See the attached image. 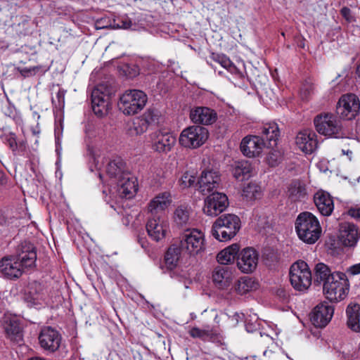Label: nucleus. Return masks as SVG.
<instances>
[{"mask_svg":"<svg viewBox=\"0 0 360 360\" xmlns=\"http://www.w3.org/2000/svg\"><path fill=\"white\" fill-rule=\"evenodd\" d=\"M15 256L4 257L0 260V272L8 279H16L25 269L34 266L37 259L36 248L32 243L25 240L18 245Z\"/></svg>","mask_w":360,"mask_h":360,"instance_id":"f257e3e1","label":"nucleus"},{"mask_svg":"<svg viewBox=\"0 0 360 360\" xmlns=\"http://www.w3.org/2000/svg\"><path fill=\"white\" fill-rule=\"evenodd\" d=\"M105 171L110 178V186L121 198H130L136 193V181L126 169L125 163L120 158L110 160Z\"/></svg>","mask_w":360,"mask_h":360,"instance_id":"f03ea898","label":"nucleus"},{"mask_svg":"<svg viewBox=\"0 0 360 360\" xmlns=\"http://www.w3.org/2000/svg\"><path fill=\"white\" fill-rule=\"evenodd\" d=\"M295 230L300 240L308 244L315 243L321 236L320 223L312 213H300L295 221Z\"/></svg>","mask_w":360,"mask_h":360,"instance_id":"7ed1b4c3","label":"nucleus"},{"mask_svg":"<svg viewBox=\"0 0 360 360\" xmlns=\"http://www.w3.org/2000/svg\"><path fill=\"white\" fill-rule=\"evenodd\" d=\"M240 228V220L235 214L221 215L214 223L212 236L219 241H228L233 238Z\"/></svg>","mask_w":360,"mask_h":360,"instance_id":"20e7f679","label":"nucleus"},{"mask_svg":"<svg viewBox=\"0 0 360 360\" xmlns=\"http://www.w3.org/2000/svg\"><path fill=\"white\" fill-rule=\"evenodd\" d=\"M349 281L345 273L335 271L329 281L324 283L323 292L328 300L331 302H339L345 298L349 291Z\"/></svg>","mask_w":360,"mask_h":360,"instance_id":"39448f33","label":"nucleus"},{"mask_svg":"<svg viewBox=\"0 0 360 360\" xmlns=\"http://www.w3.org/2000/svg\"><path fill=\"white\" fill-rule=\"evenodd\" d=\"M147 101V95L143 91L128 90L120 96L118 107L124 115H134L145 107Z\"/></svg>","mask_w":360,"mask_h":360,"instance_id":"423d86ee","label":"nucleus"},{"mask_svg":"<svg viewBox=\"0 0 360 360\" xmlns=\"http://www.w3.org/2000/svg\"><path fill=\"white\" fill-rule=\"evenodd\" d=\"M112 89L105 84L94 87L91 94V108L98 117L108 115L110 108Z\"/></svg>","mask_w":360,"mask_h":360,"instance_id":"0eeeda50","label":"nucleus"},{"mask_svg":"<svg viewBox=\"0 0 360 360\" xmlns=\"http://www.w3.org/2000/svg\"><path fill=\"white\" fill-rule=\"evenodd\" d=\"M316 131L322 135L328 137L343 138V131L340 121L330 113L317 115L314 120Z\"/></svg>","mask_w":360,"mask_h":360,"instance_id":"6e6552de","label":"nucleus"},{"mask_svg":"<svg viewBox=\"0 0 360 360\" xmlns=\"http://www.w3.org/2000/svg\"><path fill=\"white\" fill-rule=\"evenodd\" d=\"M179 244L182 252L190 256L197 255L205 249L204 234L195 229L186 230L180 237Z\"/></svg>","mask_w":360,"mask_h":360,"instance_id":"1a4fd4ad","label":"nucleus"},{"mask_svg":"<svg viewBox=\"0 0 360 360\" xmlns=\"http://www.w3.org/2000/svg\"><path fill=\"white\" fill-rule=\"evenodd\" d=\"M290 281L298 291H304L311 284V273L308 264L302 260L295 262L290 269Z\"/></svg>","mask_w":360,"mask_h":360,"instance_id":"9d476101","label":"nucleus"},{"mask_svg":"<svg viewBox=\"0 0 360 360\" xmlns=\"http://www.w3.org/2000/svg\"><path fill=\"white\" fill-rule=\"evenodd\" d=\"M208 138V131L200 126H191L182 131L179 143L184 147L196 148L202 146Z\"/></svg>","mask_w":360,"mask_h":360,"instance_id":"9b49d317","label":"nucleus"},{"mask_svg":"<svg viewBox=\"0 0 360 360\" xmlns=\"http://www.w3.org/2000/svg\"><path fill=\"white\" fill-rule=\"evenodd\" d=\"M360 102L359 98L352 94L341 96L336 108L337 114L345 120H352L359 113Z\"/></svg>","mask_w":360,"mask_h":360,"instance_id":"f8f14e48","label":"nucleus"},{"mask_svg":"<svg viewBox=\"0 0 360 360\" xmlns=\"http://www.w3.org/2000/svg\"><path fill=\"white\" fill-rule=\"evenodd\" d=\"M228 205V198L224 193L213 192L205 199L202 210L207 216L216 217L223 212Z\"/></svg>","mask_w":360,"mask_h":360,"instance_id":"ddd939ff","label":"nucleus"},{"mask_svg":"<svg viewBox=\"0 0 360 360\" xmlns=\"http://www.w3.org/2000/svg\"><path fill=\"white\" fill-rule=\"evenodd\" d=\"M338 239L344 247L354 248L360 239V231L358 226L350 222L340 223Z\"/></svg>","mask_w":360,"mask_h":360,"instance_id":"4468645a","label":"nucleus"},{"mask_svg":"<svg viewBox=\"0 0 360 360\" xmlns=\"http://www.w3.org/2000/svg\"><path fill=\"white\" fill-rule=\"evenodd\" d=\"M258 260V252L252 248H246L238 254L237 266L241 272L250 274L256 269Z\"/></svg>","mask_w":360,"mask_h":360,"instance_id":"2eb2a0df","label":"nucleus"},{"mask_svg":"<svg viewBox=\"0 0 360 360\" xmlns=\"http://www.w3.org/2000/svg\"><path fill=\"white\" fill-rule=\"evenodd\" d=\"M153 149L158 153H168L176 143V137L169 132L157 131L150 134Z\"/></svg>","mask_w":360,"mask_h":360,"instance_id":"dca6fc26","label":"nucleus"},{"mask_svg":"<svg viewBox=\"0 0 360 360\" xmlns=\"http://www.w3.org/2000/svg\"><path fill=\"white\" fill-rule=\"evenodd\" d=\"M333 314V307L327 302H322L314 308L310 320L316 327L323 328L330 321Z\"/></svg>","mask_w":360,"mask_h":360,"instance_id":"f3484780","label":"nucleus"},{"mask_svg":"<svg viewBox=\"0 0 360 360\" xmlns=\"http://www.w3.org/2000/svg\"><path fill=\"white\" fill-rule=\"evenodd\" d=\"M39 341L43 349L53 352L59 348L61 336L58 330L47 326L41 329L39 335Z\"/></svg>","mask_w":360,"mask_h":360,"instance_id":"a211bd4d","label":"nucleus"},{"mask_svg":"<svg viewBox=\"0 0 360 360\" xmlns=\"http://www.w3.org/2000/svg\"><path fill=\"white\" fill-rule=\"evenodd\" d=\"M221 182L220 176L218 172L210 169L202 172L198 181L199 191L203 195H207L214 190H217Z\"/></svg>","mask_w":360,"mask_h":360,"instance_id":"6ab92c4d","label":"nucleus"},{"mask_svg":"<svg viewBox=\"0 0 360 360\" xmlns=\"http://www.w3.org/2000/svg\"><path fill=\"white\" fill-rule=\"evenodd\" d=\"M168 228L167 221L160 215L152 217L146 224L148 234L155 241H160L165 237Z\"/></svg>","mask_w":360,"mask_h":360,"instance_id":"aec40b11","label":"nucleus"},{"mask_svg":"<svg viewBox=\"0 0 360 360\" xmlns=\"http://www.w3.org/2000/svg\"><path fill=\"white\" fill-rule=\"evenodd\" d=\"M266 147L259 136H247L243 139L240 143V150L247 157L252 158L258 156L264 147Z\"/></svg>","mask_w":360,"mask_h":360,"instance_id":"412c9836","label":"nucleus"},{"mask_svg":"<svg viewBox=\"0 0 360 360\" xmlns=\"http://www.w3.org/2000/svg\"><path fill=\"white\" fill-rule=\"evenodd\" d=\"M3 325L8 338L13 342L21 344L22 332L18 319L15 316H5Z\"/></svg>","mask_w":360,"mask_h":360,"instance_id":"4be33fe9","label":"nucleus"},{"mask_svg":"<svg viewBox=\"0 0 360 360\" xmlns=\"http://www.w3.org/2000/svg\"><path fill=\"white\" fill-rule=\"evenodd\" d=\"M316 134L310 130L299 132L295 139L298 148L306 153H313L318 146Z\"/></svg>","mask_w":360,"mask_h":360,"instance_id":"5701e85b","label":"nucleus"},{"mask_svg":"<svg viewBox=\"0 0 360 360\" xmlns=\"http://www.w3.org/2000/svg\"><path fill=\"white\" fill-rule=\"evenodd\" d=\"M172 202V196L169 192L165 191L156 195L150 200L148 209L152 217H157L163 214L164 211Z\"/></svg>","mask_w":360,"mask_h":360,"instance_id":"b1692460","label":"nucleus"},{"mask_svg":"<svg viewBox=\"0 0 360 360\" xmlns=\"http://www.w3.org/2000/svg\"><path fill=\"white\" fill-rule=\"evenodd\" d=\"M190 117L194 123L209 125L214 123L217 118L216 112L207 107H197L191 110Z\"/></svg>","mask_w":360,"mask_h":360,"instance_id":"393cba45","label":"nucleus"},{"mask_svg":"<svg viewBox=\"0 0 360 360\" xmlns=\"http://www.w3.org/2000/svg\"><path fill=\"white\" fill-rule=\"evenodd\" d=\"M214 285L219 289L228 288L232 281V271L227 266L219 265L216 266L212 275Z\"/></svg>","mask_w":360,"mask_h":360,"instance_id":"a878e982","label":"nucleus"},{"mask_svg":"<svg viewBox=\"0 0 360 360\" xmlns=\"http://www.w3.org/2000/svg\"><path fill=\"white\" fill-rule=\"evenodd\" d=\"M188 333L192 338H199L202 341H215L221 338V333L210 326H205L202 328L193 326L189 328Z\"/></svg>","mask_w":360,"mask_h":360,"instance_id":"bb28decb","label":"nucleus"},{"mask_svg":"<svg viewBox=\"0 0 360 360\" xmlns=\"http://www.w3.org/2000/svg\"><path fill=\"white\" fill-rule=\"evenodd\" d=\"M314 203L323 216H330L334 210L333 200L328 193L318 191L314 196Z\"/></svg>","mask_w":360,"mask_h":360,"instance_id":"cd10ccee","label":"nucleus"},{"mask_svg":"<svg viewBox=\"0 0 360 360\" xmlns=\"http://www.w3.org/2000/svg\"><path fill=\"white\" fill-rule=\"evenodd\" d=\"M262 136L260 137L266 143L267 148H274L277 145V141L280 135L278 124L275 122L264 124L262 127Z\"/></svg>","mask_w":360,"mask_h":360,"instance_id":"c85d7f7f","label":"nucleus"},{"mask_svg":"<svg viewBox=\"0 0 360 360\" xmlns=\"http://www.w3.org/2000/svg\"><path fill=\"white\" fill-rule=\"evenodd\" d=\"M347 325L356 333H360V304L352 302L347 307Z\"/></svg>","mask_w":360,"mask_h":360,"instance_id":"c756f323","label":"nucleus"},{"mask_svg":"<svg viewBox=\"0 0 360 360\" xmlns=\"http://www.w3.org/2000/svg\"><path fill=\"white\" fill-rule=\"evenodd\" d=\"M252 165L247 160H242L236 162L233 168V176L239 181H243L249 179L252 175Z\"/></svg>","mask_w":360,"mask_h":360,"instance_id":"7c9ffc66","label":"nucleus"},{"mask_svg":"<svg viewBox=\"0 0 360 360\" xmlns=\"http://www.w3.org/2000/svg\"><path fill=\"white\" fill-rule=\"evenodd\" d=\"M181 252H183L179 244H173L168 248L165 256V264L168 269H173L176 266Z\"/></svg>","mask_w":360,"mask_h":360,"instance_id":"2f4dec72","label":"nucleus"},{"mask_svg":"<svg viewBox=\"0 0 360 360\" xmlns=\"http://www.w3.org/2000/svg\"><path fill=\"white\" fill-rule=\"evenodd\" d=\"M307 191L305 185L300 181H293L288 187V195L292 201L300 200L305 198Z\"/></svg>","mask_w":360,"mask_h":360,"instance_id":"473e14b6","label":"nucleus"},{"mask_svg":"<svg viewBox=\"0 0 360 360\" xmlns=\"http://www.w3.org/2000/svg\"><path fill=\"white\" fill-rule=\"evenodd\" d=\"M238 252L239 245L236 243L232 244L218 253L217 257V261L221 264H228L234 261Z\"/></svg>","mask_w":360,"mask_h":360,"instance_id":"72a5a7b5","label":"nucleus"},{"mask_svg":"<svg viewBox=\"0 0 360 360\" xmlns=\"http://www.w3.org/2000/svg\"><path fill=\"white\" fill-rule=\"evenodd\" d=\"M315 278L314 281L319 283H324L329 281V278L333 276L335 271L332 272L330 268L323 263H318L314 268Z\"/></svg>","mask_w":360,"mask_h":360,"instance_id":"f704fd0d","label":"nucleus"},{"mask_svg":"<svg viewBox=\"0 0 360 360\" xmlns=\"http://www.w3.org/2000/svg\"><path fill=\"white\" fill-rule=\"evenodd\" d=\"M213 60L220 64L224 68L226 69L232 74L237 75L239 77L243 76V72L238 68L224 54H216L212 56Z\"/></svg>","mask_w":360,"mask_h":360,"instance_id":"c9c22d12","label":"nucleus"},{"mask_svg":"<svg viewBox=\"0 0 360 360\" xmlns=\"http://www.w3.org/2000/svg\"><path fill=\"white\" fill-rule=\"evenodd\" d=\"M257 285L258 284L252 278L245 276L238 281L235 289L238 293L244 295L256 289Z\"/></svg>","mask_w":360,"mask_h":360,"instance_id":"e433bc0d","label":"nucleus"},{"mask_svg":"<svg viewBox=\"0 0 360 360\" xmlns=\"http://www.w3.org/2000/svg\"><path fill=\"white\" fill-rule=\"evenodd\" d=\"M190 217V209L187 205L178 206L174 212V221L180 226L187 224Z\"/></svg>","mask_w":360,"mask_h":360,"instance_id":"4c0bfd02","label":"nucleus"},{"mask_svg":"<svg viewBox=\"0 0 360 360\" xmlns=\"http://www.w3.org/2000/svg\"><path fill=\"white\" fill-rule=\"evenodd\" d=\"M255 342L258 347L265 349L263 352V354L264 356H266L268 352H271V351L268 350V348L274 344V340L269 335L259 332L256 334Z\"/></svg>","mask_w":360,"mask_h":360,"instance_id":"58836bf2","label":"nucleus"},{"mask_svg":"<svg viewBox=\"0 0 360 360\" xmlns=\"http://www.w3.org/2000/svg\"><path fill=\"white\" fill-rule=\"evenodd\" d=\"M262 194L261 187L255 183H249L243 189V196L247 200H254L260 198Z\"/></svg>","mask_w":360,"mask_h":360,"instance_id":"ea45409f","label":"nucleus"},{"mask_svg":"<svg viewBox=\"0 0 360 360\" xmlns=\"http://www.w3.org/2000/svg\"><path fill=\"white\" fill-rule=\"evenodd\" d=\"M148 129L146 122L139 117L134 120L129 125L128 133L130 136H138L145 133Z\"/></svg>","mask_w":360,"mask_h":360,"instance_id":"a19ab883","label":"nucleus"},{"mask_svg":"<svg viewBox=\"0 0 360 360\" xmlns=\"http://www.w3.org/2000/svg\"><path fill=\"white\" fill-rule=\"evenodd\" d=\"M24 300L25 302L27 304V306L34 307L41 304L42 295L36 291L33 292L32 290H30L25 295Z\"/></svg>","mask_w":360,"mask_h":360,"instance_id":"79ce46f5","label":"nucleus"},{"mask_svg":"<svg viewBox=\"0 0 360 360\" xmlns=\"http://www.w3.org/2000/svg\"><path fill=\"white\" fill-rule=\"evenodd\" d=\"M115 27L117 28L124 29V30H135L136 24L133 23L131 19L127 16H123L118 20L117 23H115Z\"/></svg>","mask_w":360,"mask_h":360,"instance_id":"37998d69","label":"nucleus"},{"mask_svg":"<svg viewBox=\"0 0 360 360\" xmlns=\"http://www.w3.org/2000/svg\"><path fill=\"white\" fill-rule=\"evenodd\" d=\"M314 91V84L310 80H306L302 85L300 94L303 99H307Z\"/></svg>","mask_w":360,"mask_h":360,"instance_id":"c03bdc74","label":"nucleus"},{"mask_svg":"<svg viewBox=\"0 0 360 360\" xmlns=\"http://www.w3.org/2000/svg\"><path fill=\"white\" fill-rule=\"evenodd\" d=\"M195 181V176L189 172H185L180 178L179 183L183 188H188L194 184Z\"/></svg>","mask_w":360,"mask_h":360,"instance_id":"a18cd8bd","label":"nucleus"},{"mask_svg":"<svg viewBox=\"0 0 360 360\" xmlns=\"http://www.w3.org/2000/svg\"><path fill=\"white\" fill-rule=\"evenodd\" d=\"M65 90H59L56 94V98H53V103L55 105V108L60 110L64 111L65 108Z\"/></svg>","mask_w":360,"mask_h":360,"instance_id":"49530a36","label":"nucleus"},{"mask_svg":"<svg viewBox=\"0 0 360 360\" xmlns=\"http://www.w3.org/2000/svg\"><path fill=\"white\" fill-rule=\"evenodd\" d=\"M279 257L276 252L274 250H270L268 252H265L264 254V260L266 264L269 267H273L275 264L278 262Z\"/></svg>","mask_w":360,"mask_h":360,"instance_id":"de8ad7c7","label":"nucleus"},{"mask_svg":"<svg viewBox=\"0 0 360 360\" xmlns=\"http://www.w3.org/2000/svg\"><path fill=\"white\" fill-rule=\"evenodd\" d=\"M281 158L282 156L279 151L271 150L266 157V162L270 166L274 167L278 165Z\"/></svg>","mask_w":360,"mask_h":360,"instance_id":"09e8293b","label":"nucleus"},{"mask_svg":"<svg viewBox=\"0 0 360 360\" xmlns=\"http://www.w3.org/2000/svg\"><path fill=\"white\" fill-rule=\"evenodd\" d=\"M158 114L155 110L149 109L140 118L146 121L147 125L149 127L150 124L158 120Z\"/></svg>","mask_w":360,"mask_h":360,"instance_id":"8fccbe9b","label":"nucleus"},{"mask_svg":"<svg viewBox=\"0 0 360 360\" xmlns=\"http://www.w3.org/2000/svg\"><path fill=\"white\" fill-rule=\"evenodd\" d=\"M260 323L256 320L255 322H252L250 320H246L245 321V329L248 333H255L259 329Z\"/></svg>","mask_w":360,"mask_h":360,"instance_id":"3c124183","label":"nucleus"},{"mask_svg":"<svg viewBox=\"0 0 360 360\" xmlns=\"http://www.w3.org/2000/svg\"><path fill=\"white\" fill-rule=\"evenodd\" d=\"M347 273L351 276H356L360 274V262L350 266L347 269Z\"/></svg>","mask_w":360,"mask_h":360,"instance_id":"603ef678","label":"nucleus"},{"mask_svg":"<svg viewBox=\"0 0 360 360\" xmlns=\"http://www.w3.org/2000/svg\"><path fill=\"white\" fill-rule=\"evenodd\" d=\"M347 214L352 218L360 220V207H350L347 210Z\"/></svg>","mask_w":360,"mask_h":360,"instance_id":"864d4df0","label":"nucleus"},{"mask_svg":"<svg viewBox=\"0 0 360 360\" xmlns=\"http://www.w3.org/2000/svg\"><path fill=\"white\" fill-rule=\"evenodd\" d=\"M38 70L37 67H33L30 68H25L20 70V72L23 77H29L30 75H34L36 71Z\"/></svg>","mask_w":360,"mask_h":360,"instance_id":"5fc2aeb1","label":"nucleus"},{"mask_svg":"<svg viewBox=\"0 0 360 360\" xmlns=\"http://www.w3.org/2000/svg\"><path fill=\"white\" fill-rule=\"evenodd\" d=\"M55 139H56V153H57L58 158H60L61 154V143L60 139L58 134H57L56 129H55Z\"/></svg>","mask_w":360,"mask_h":360,"instance_id":"6e6d98bb","label":"nucleus"},{"mask_svg":"<svg viewBox=\"0 0 360 360\" xmlns=\"http://www.w3.org/2000/svg\"><path fill=\"white\" fill-rule=\"evenodd\" d=\"M7 141L9 147L12 149V150L15 151L17 148V142L15 134H11Z\"/></svg>","mask_w":360,"mask_h":360,"instance_id":"4d7b16f0","label":"nucleus"},{"mask_svg":"<svg viewBox=\"0 0 360 360\" xmlns=\"http://www.w3.org/2000/svg\"><path fill=\"white\" fill-rule=\"evenodd\" d=\"M277 295L283 299H287L288 297V292L284 288L278 289Z\"/></svg>","mask_w":360,"mask_h":360,"instance_id":"13d9d810","label":"nucleus"},{"mask_svg":"<svg viewBox=\"0 0 360 360\" xmlns=\"http://www.w3.org/2000/svg\"><path fill=\"white\" fill-rule=\"evenodd\" d=\"M350 9L347 7H343L341 9V13L342 15L347 19L349 20V17L350 15Z\"/></svg>","mask_w":360,"mask_h":360,"instance_id":"bf43d9fd","label":"nucleus"},{"mask_svg":"<svg viewBox=\"0 0 360 360\" xmlns=\"http://www.w3.org/2000/svg\"><path fill=\"white\" fill-rule=\"evenodd\" d=\"M342 153L348 156L349 160H352V151L350 150H342Z\"/></svg>","mask_w":360,"mask_h":360,"instance_id":"052dcab7","label":"nucleus"},{"mask_svg":"<svg viewBox=\"0 0 360 360\" xmlns=\"http://www.w3.org/2000/svg\"><path fill=\"white\" fill-rule=\"evenodd\" d=\"M139 243H140L141 246L143 249H146V248H147V242H146V240L144 238H139Z\"/></svg>","mask_w":360,"mask_h":360,"instance_id":"680f3d73","label":"nucleus"},{"mask_svg":"<svg viewBox=\"0 0 360 360\" xmlns=\"http://www.w3.org/2000/svg\"><path fill=\"white\" fill-rule=\"evenodd\" d=\"M6 182V177L4 172H0V184H4Z\"/></svg>","mask_w":360,"mask_h":360,"instance_id":"e2e57ef3","label":"nucleus"},{"mask_svg":"<svg viewBox=\"0 0 360 360\" xmlns=\"http://www.w3.org/2000/svg\"><path fill=\"white\" fill-rule=\"evenodd\" d=\"M214 322H215V323H219V321H220V316H219L218 314H217V315L214 316Z\"/></svg>","mask_w":360,"mask_h":360,"instance_id":"0e129e2a","label":"nucleus"},{"mask_svg":"<svg viewBox=\"0 0 360 360\" xmlns=\"http://www.w3.org/2000/svg\"><path fill=\"white\" fill-rule=\"evenodd\" d=\"M27 360H46L45 359H43V358H41V357H32V358H30Z\"/></svg>","mask_w":360,"mask_h":360,"instance_id":"69168bd1","label":"nucleus"},{"mask_svg":"<svg viewBox=\"0 0 360 360\" xmlns=\"http://www.w3.org/2000/svg\"><path fill=\"white\" fill-rule=\"evenodd\" d=\"M356 75H358L359 77H360V63L359 64L356 68Z\"/></svg>","mask_w":360,"mask_h":360,"instance_id":"338daca9","label":"nucleus"},{"mask_svg":"<svg viewBox=\"0 0 360 360\" xmlns=\"http://www.w3.org/2000/svg\"><path fill=\"white\" fill-rule=\"evenodd\" d=\"M92 159L94 160V162L95 163L96 167H98V160H96V157L94 155L92 156Z\"/></svg>","mask_w":360,"mask_h":360,"instance_id":"774afa93","label":"nucleus"}]
</instances>
